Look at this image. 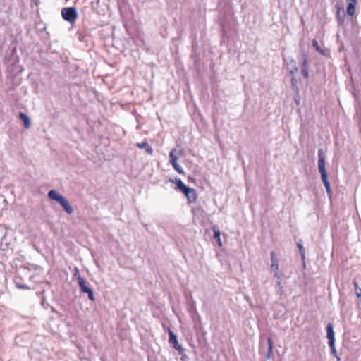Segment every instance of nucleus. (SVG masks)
<instances>
[{
	"label": "nucleus",
	"mask_w": 361,
	"mask_h": 361,
	"mask_svg": "<svg viewBox=\"0 0 361 361\" xmlns=\"http://www.w3.org/2000/svg\"><path fill=\"white\" fill-rule=\"evenodd\" d=\"M318 169L321 174L322 180L329 197H331L330 183L328 180V173L325 168V157L322 149L318 150Z\"/></svg>",
	"instance_id": "1"
},
{
	"label": "nucleus",
	"mask_w": 361,
	"mask_h": 361,
	"mask_svg": "<svg viewBox=\"0 0 361 361\" xmlns=\"http://www.w3.org/2000/svg\"><path fill=\"white\" fill-rule=\"evenodd\" d=\"M47 196L50 200H55L57 202H59L68 214H73V209L70 204L69 202L64 196L60 194L58 191L55 190H51L49 191Z\"/></svg>",
	"instance_id": "2"
},
{
	"label": "nucleus",
	"mask_w": 361,
	"mask_h": 361,
	"mask_svg": "<svg viewBox=\"0 0 361 361\" xmlns=\"http://www.w3.org/2000/svg\"><path fill=\"white\" fill-rule=\"evenodd\" d=\"M176 190L183 192L188 203H194L197 200V192L194 188L187 186L180 179H178L176 181Z\"/></svg>",
	"instance_id": "3"
},
{
	"label": "nucleus",
	"mask_w": 361,
	"mask_h": 361,
	"mask_svg": "<svg viewBox=\"0 0 361 361\" xmlns=\"http://www.w3.org/2000/svg\"><path fill=\"white\" fill-rule=\"evenodd\" d=\"M61 16L65 20L73 23L78 17L77 10L73 7L64 8L61 11Z\"/></svg>",
	"instance_id": "4"
},
{
	"label": "nucleus",
	"mask_w": 361,
	"mask_h": 361,
	"mask_svg": "<svg viewBox=\"0 0 361 361\" xmlns=\"http://www.w3.org/2000/svg\"><path fill=\"white\" fill-rule=\"evenodd\" d=\"M176 149H173L169 154L170 157V163L173 166L174 170L178 172L179 174H183V169L180 165L178 164V157L175 154Z\"/></svg>",
	"instance_id": "5"
},
{
	"label": "nucleus",
	"mask_w": 361,
	"mask_h": 361,
	"mask_svg": "<svg viewBox=\"0 0 361 361\" xmlns=\"http://www.w3.org/2000/svg\"><path fill=\"white\" fill-rule=\"evenodd\" d=\"M78 284H79V286H80L82 292L87 293L88 298L90 300L94 301V298L93 291H92V288L87 285V281L84 279H79Z\"/></svg>",
	"instance_id": "6"
},
{
	"label": "nucleus",
	"mask_w": 361,
	"mask_h": 361,
	"mask_svg": "<svg viewBox=\"0 0 361 361\" xmlns=\"http://www.w3.org/2000/svg\"><path fill=\"white\" fill-rule=\"evenodd\" d=\"M118 8L121 16L125 19H130L132 17L131 12L130 11L129 6L128 4L123 3H118Z\"/></svg>",
	"instance_id": "7"
},
{
	"label": "nucleus",
	"mask_w": 361,
	"mask_h": 361,
	"mask_svg": "<svg viewBox=\"0 0 361 361\" xmlns=\"http://www.w3.org/2000/svg\"><path fill=\"white\" fill-rule=\"evenodd\" d=\"M326 337L329 340V343H335L334 326L331 322L328 323L326 326Z\"/></svg>",
	"instance_id": "8"
},
{
	"label": "nucleus",
	"mask_w": 361,
	"mask_h": 361,
	"mask_svg": "<svg viewBox=\"0 0 361 361\" xmlns=\"http://www.w3.org/2000/svg\"><path fill=\"white\" fill-rule=\"evenodd\" d=\"M270 255H271V270L272 271H274L275 273L278 272L277 271L278 269H279V261H278V259L276 258L274 252H271Z\"/></svg>",
	"instance_id": "9"
},
{
	"label": "nucleus",
	"mask_w": 361,
	"mask_h": 361,
	"mask_svg": "<svg viewBox=\"0 0 361 361\" xmlns=\"http://www.w3.org/2000/svg\"><path fill=\"white\" fill-rule=\"evenodd\" d=\"M136 146L140 148V149H145V152L149 154V155H152L153 154V149L152 148V147L148 144L147 142L145 141V142H137L136 144Z\"/></svg>",
	"instance_id": "10"
},
{
	"label": "nucleus",
	"mask_w": 361,
	"mask_h": 361,
	"mask_svg": "<svg viewBox=\"0 0 361 361\" xmlns=\"http://www.w3.org/2000/svg\"><path fill=\"white\" fill-rule=\"evenodd\" d=\"M169 343L175 348L179 345L176 335L169 328Z\"/></svg>",
	"instance_id": "11"
},
{
	"label": "nucleus",
	"mask_w": 361,
	"mask_h": 361,
	"mask_svg": "<svg viewBox=\"0 0 361 361\" xmlns=\"http://www.w3.org/2000/svg\"><path fill=\"white\" fill-rule=\"evenodd\" d=\"M312 46L317 51H318L320 54L325 56L327 54L328 50L322 49L317 42V39H314L312 40Z\"/></svg>",
	"instance_id": "12"
},
{
	"label": "nucleus",
	"mask_w": 361,
	"mask_h": 361,
	"mask_svg": "<svg viewBox=\"0 0 361 361\" xmlns=\"http://www.w3.org/2000/svg\"><path fill=\"white\" fill-rule=\"evenodd\" d=\"M20 119L23 121L24 126L26 128H30L31 126V122L28 116L25 114L20 112L19 114Z\"/></svg>",
	"instance_id": "13"
},
{
	"label": "nucleus",
	"mask_w": 361,
	"mask_h": 361,
	"mask_svg": "<svg viewBox=\"0 0 361 361\" xmlns=\"http://www.w3.org/2000/svg\"><path fill=\"white\" fill-rule=\"evenodd\" d=\"M300 82V80H298L295 76L291 77V86L293 91L298 94H299V87L298 84Z\"/></svg>",
	"instance_id": "14"
},
{
	"label": "nucleus",
	"mask_w": 361,
	"mask_h": 361,
	"mask_svg": "<svg viewBox=\"0 0 361 361\" xmlns=\"http://www.w3.org/2000/svg\"><path fill=\"white\" fill-rule=\"evenodd\" d=\"M10 243L7 240V236L4 235L0 240V249L6 250L9 248Z\"/></svg>",
	"instance_id": "15"
},
{
	"label": "nucleus",
	"mask_w": 361,
	"mask_h": 361,
	"mask_svg": "<svg viewBox=\"0 0 361 361\" xmlns=\"http://www.w3.org/2000/svg\"><path fill=\"white\" fill-rule=\"evenodd\" d=\"M212 230L214 231V238L216 240L219 245L221 246V241L220 238L221 233L219 229L216 226H212Z\"/></svg>",
	"instance_id": "16"
},
{
	"label": "nucleus",
	"mask_w": 361,
	"mask_h": 361,
	"mask_svg": "<svg viewBox=\"0 0 361 361\" xmlns=\"http://www.w3.org/2000/svg\"><path fill=\"white\" fill-rule=\"evenodd\" d=\"M302 61L301 63L300 68H301V72H304V71L309 70L308 69V59H307V56L305 54H302Z\"/></svg>",
	"instance_id": "17"
},
{
	"label": "nucleus",
	"mask_w": 361,
	"mask_h": 361,
	"mask_svg": "<svg viewBox=\"0 0 361 361\" xmlns=\"http://www.w3.org/2000/svg\"><path fill=\"white\" fill-rule=\"evenodd\" d=\"M267 343H268V351H267V358L270 359L271 357L272 353H273L274 343H273L271 338H269L267 339Z\"/></svg>",
	"instance_id": "18"
},
{
	"label": "nucleus",
	"mask_w": 361,
	"mask_h": 361,
	"mask_svg": "<svg viewBox=\"0 0 361 361\" xmlns=\"http://www.w3.org/2000/svg\"><path fill=\"white\" fill-rule=\"evenodd\" d=\"M336 17L340 23H343L345 20V13L343 9L338 8L336 13Z\"/></svg>",
	"instance_id": "19"
},
{
	"label": "nucleus",
	"mask_w": 361,
	"mask_h": 361,
	"mask_svg": "<svg viewBox=\"0 0 361 361\" xmlns=\"http://www.w3.org/2000/svg\"><path fill=\"white\" fill-rule=\"evenodd\" d=\"M355 6H356V4L355 3H350L348 2V6H347V13L349 15V16H353L354 13H355Z\"/></svg>",
	"instance_id": "20"
},
{
	"label": "nucleus",
	"mask_w": 361,
	"mask_h": 361,
	"mask_svg": "<svg viewBox=\"0 0 361 361\" xmlns=\"http://www.w3.org/2000/svg\"><path fill=\"white\" fill-rule=\"evenodd\" d=\"M274 278H276L277 280H276V285L277 286L279 287V289L281 290V291H283V287L281 285V278H282V274H279L278 272H276L274 273Z\"/></svg>",
	"instance_id": "21"
},
{
	"label": "nucleus",
	"mask_w": 361,
	"mask_h": 361,
	"mask_svg": "<svg viewBox=\"0 0 361 361\" xmlns=\"http://www.w3.org/2000/svg\"><path fill=\"white\" fill-rule=\"evenodd\" d=\"M297 247L299 250V252L301 255V258L304 261L305 259V248L302 245L301 240H300L299 242L297 243Z\"/></svg>",
	"instance_id": "22"
},
{
	"label": "nucleus",
	"mask_w": 361,
	"mask_h": 361,
	"mask_svg": "<svg viewBox=\"0 0 361 361\" xmlns=\"http://www.w3.org/2000/svg\"><path fill=\"white\" fill-rule=\"evenodd\" d=\"M353 283L355 287V294L357 298L361 301V288L359 287L358 283L355 280H353Z\"/></svg>",
	"instance_id": "23"
},
{
	"label": "nucleus",
	"mask_w": 361,
	"mask_h": 361,
	"mask_svg": "<svg viewBox=\"0 0 361 361\" xmlns=\"http://www.w3.org/2000/svg\"><path fill=\"white\" fill-rule=\"evenodd\" d=\"M114 133H116L119 137L125 135V130L120 126H114Z\"/></svg>",
	"instance_id": "24"
},
{
	"label": "nucleus",
	"mask_w": 361,
	"mask_h": 361,
	"mask_svg": "<svg viewBox=\"0 0 361 361\" xmlns=\"http://www.w3.org/2000/svg\"><path fill=\"white\" fill-rule=\"evenodd\" d=\"M329 348H330L332 354L334 355V356L335 357H336L338 360H339L340 359H339V357H338V355H337V351H336V347H335V343L332 344L331 343H329Z\"/></svg>",
	"instance_id": "25"
},
{
	"label": "nucleus",
	"mask_w": 361,
	"mask_h": 361,
	"mask_svg": "<svg viewBox=\"0 0 361 361\" xmlns=\"http://www.w3.org/2000/svg\"><path fill=\"white\" fill-rule=\"evenodd\" d=\"M73 277L78 280V282H79V279H83L81 277L79 270L77 267H75L74 269Z\"/></svg>",
	"instance_id": "26"
},
{
	"label": "nucleus",
	"mask_w": 361,
	"mask_h": 361,
	"mask_svg": "<svg viewBox=\"0 0 361 361\" xmlns=\"http://www.w3.org/2000/svg\"><path fill=\"white\" fill-rule=\"evenodd\" d=\"M288 68L290 69L289 70V73L291 75V77L292 76H295V74L298 71V66L290 67Z\"/></svg>",
	"instance_id": "27"
},
{
	"label": "nucleus",
	"mask_w": 361,
	"mask_h": 361,
	"mask_svg": "<svg viewBox=\"0 0 361 361\" xmlns=\"http://www.w3.org/2000/svg\"><path fill=\"white\" fill-rule=\"evenodd\" d=\"M16 286L19 289H23V290H28V289H30V287H28L27 285H25V284H21V283H19L18 282H16Z\"/></svg>",
	"instance_id": "28"
},
{
	"label": "nucleus",
	"mask_w": 361,
	"mask_h": 361,
	"mask_svg": "<svg viewBox=\"0 0 361 361\" xmlns=\"http://www.w3.org/2000/svg\"><path fill=\"white\" fill-rule=\"evenodd\" d=\"M175 349L178 352V353L182 355L185 354V350L179 344L178 346L175 348Z\"/></svg>",
	"instance_id": "29"
},
{
	"label": "nucleus",
	"mask_w": 361,
	"mask_h": 361,
	"mask_svg": "<svg viewBox=\"0 0 361 361\" xmlns=\"http://www.w3.org/2000/svg\"><path fill=\"white\" fill-rule=\"evenodd\" d=\"M175 349L178 352V353L182 355L185 354V350L179 344L178 346L175 348Z\"/></svg>",
	"instance_id": "30"
},
{
	"label": "nucleus",
	"mask_w": 361,
	"mask_h": 361,
	"mask_svg": "<svg viewBox=\"0 0 361 361\" xmlns=\"http://www.w3.org/2000/svg\"><path fill=\"white\" fill-rule=\"evenodd\" d=\"M290 67H295V66H297V63L295 61V59H290V61H289V64H288Z\"/></svg>",
	"instance_id": "31"
},
{
	"label": "nucleus",
	"mask_w": 361,
	"mask_h": 361,
	"mask_svg": "<svg viewBox=\"0 0 361 361\" xmlns=\"http://www.w3.org/2000/svg\"><path fill=\"white\" fill-rule=\"evenodd\" d=\"M301 73L305 78L307 79L309 78V70Z\"/></svg>",
	"instance_id": "32"
},
{
	"label": "nucleus",
	"mask_w": 361,
	"mask_h": 361,
	"mask_svg": "<svg viewBox=\"0 0 361 361\" xmlns=\"http://www.w3.org/2000/svg\"><path fill=\"white\" fill-rule=\"evenodd\" d=\"M181 360H182L183 361H185V360H188V355H187L185 353V354H183V355H181Z\"/></svg>",
	"instance_id": "33"
},
{
	"label": "nucleus",
	"mask_w": 361,
	"mask_h": 361,
	"mask_svg": "<svg viewBox=\"0 0 361 361\" xmlns=\"http://www.w3.org/2000/svg\"><path fill=\"white\" fill-rule=\"evenodd\" d=\"M348 3L350 2V3H355L357 4V0H347Z\"/></svg>",
	"instance_id": "34"
},
{
	"label": "nucleus",
	"mask_w": 361,
	"mask_h": 361,
	"mask_svg": "<svg viewBox=\"0 0 361 361\" xmlns=\"http://www.w3.org/2000/svg\"><path fill=\"white\" fill-rule=\"evenodd\" d=\"M295 101H296V103H297V104H299V101H298V99H295Z\"/></svg>",
	"instance_id": "35"
}]
</instances>
